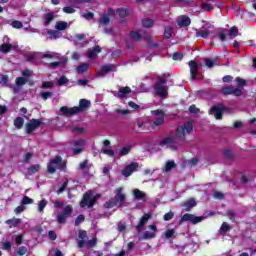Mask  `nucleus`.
<instances>
[{
	"label": "nucleus",
	"instance_id": "obj_21",
	"mask_svg": "<svg viewBox=\"0 0 256 256\" xmlns=\"http://www.w3.org/2000/svg\"><path fill=\"white\" fill-rule=\"evenodd\" d=\"M143 41H147L148 47L150 49H157L159 47V43L153 41V37L151 36H144Z\"/></svg>",
	"mask_w": 256,
	"mask_h": 256
},
{
	"label": "nucleus",
	"instance_id": "obj_12",
	"mask_svg": "<svg viewBox=\"0 0 256 256\" xmlns=\"http://www.w3.org/2000/svg\"><path fill=\"white\" fill-rule=\"evenodd\" d=\"M139 169V162H132L122 170L123 177H131Z\"/></svg>",
	"mask_w": 256,
	"mask_h": 256
},
{
	"label": "nucleus",
	"instance_id": "obj_4",
	"mask_svg": "<svg viewBox=\"0 0 256 256\" xmlns=\"http://www.w3.org/2000/svg\"><path fill=\"white\" fill-rule=\"evenodd\" d=\"M57 169H59L60 171L67 169V163L65 161H63V158L59 155L50 159V161L47 165V171L51 175H53V173H55L57 171Z\"/></svg>",
	"mask_w": 256,
	"mask_h": 256
},
{
	"label": "nucleus",
	"instance_id": "obj_42",
	"mask_svg": "<svg viewBox=\"0 0 256 256\" xmlns=\"http://www.w3.org/2000/svg\"><path fill=\"white\" fill-rule=\"evenodd\" d=\"M27 78H25V77H17L16 78V85L18 86V87H23V85H25L26 83H27Z\"/></svg>",
	"mask_w": 256,
	"mask_h": 256
},
{
	"label": "nucleus",
	"instance_id": "obj_37",
	"mask_svg": "<svg viewBox=\"0 0 256 256\" xmlns=\"http://www.w3.org/2000/svg\"><path fill=\"white\" fill-rule=\"evenodd\" d=\"M110 21H111V18H109V16L102 15L98 20V23H101V25H109Z\"/></svg>",
	"mask_w": 256,
	"mask_h": 256
},
{
	"label": "nucleus",
	"instance_id": "obj_34",
	"mask_svg": "<svg viewBox=\"0 0 256 256\" xmlns=\"http://www.w3.org/2000/svg\"><path fill=\"white\" fill-rule=\"evenodd\" d=\"M235 82H236L237 87H241L242 89H243V87H247V80H245L241 77H236Z\"/></svg>",
	"mask_w": 256,
	"mask_h": 256
},
{
	"label": "nucleus",
	"instance_id": "obj_1",
	"mask_svg": "<svg viewBox=\"0 0 256 256\" xmlns=\"http://www.w3.org/2000/svg\"><path fill=\"white\" fill-rule=\"evenodd\" d=\"M89 107H91V101L87 100V99H80L79 101V106H74L72 108H69L67 106H62L60 107V112L62 113V115H77L79 113H83V111H87V109H89Z\"/></svg>",
	"mask_w": 256,
	"mask_h": 256
},
{
	"label": "nucleus",
	"instance_id": "obj_56",
	"mask_svg": "<svg viewBox=\"0 0 256 256\" xmlns=\"http://www.w3.org/2000/svg\"><path fill=\"white\" fill-rule=\"evenodd\" d=\"M218 39L222 42L227 41V34H225V30H220L218 32Z\"/></svg>",
	"mask_w": 256,
	"mask_h": 256
},
{
	"label": "nucleus",
	"instance_id": "obj_33",
	"mask_svg": "<svg viewBox=\"0 0 256 256\" xmlns=\"http://www.w3.org/2000/svg\"><path fill=\"white\" fill-rule=\"evenodd\" d=\"M130 37H131V39H134V41H141V40H143V38L145 37V36H142L139 32H137V31H131L130 32Z\"/></svg>",
	"mask_w": 256,
	"mask_h": 256
},
{
	"label": "nucleus",
	"instance_id": "obj_63",
	"mask_svg": "<svg viewBox=\"0 0 256 256\" xmlns=\"http://www.w3.org/2000/svg\"><path fill=\"white\" fill-rule=\"evenodd\" d=\"M26 253H27V247H25V246H21L17 250V255H19V256L26 255Z\"/></svg>",
	"mask_w": 256,
	"mask_h": 256
},
{
	"label": "nucleus",
	"instance_id": "obj_64",
	"mask_svg": "<svg viewBox=\"0 0 256 256\" xmlns=\"http://www.w3.org/2000/svg\"><path fill=\"white\" fill-rule=\"evenodd\" d=\"M199 108H197V106H195V104H192L190 107H189V112L190 113H193L194 115H197V113H199Z\"/></svg>",
	"mask_w": 256,
	"mask_h": 256
},
{
	"label": "nucleus",
	"instance_id": "obj_40",
	"mask_svg": "<svg viewBox=\"0 0 256 256\" xmlns=\"http://www.w3.org/2000/svg\"><path fill=\"white\" fill-rule=\"evenodd\" d=\"M48 35L50 39H59L61 37V34L57 30H49Z\"/></svg>",
	"mask_w": 256,
	"mask_h": 256
},
{
	"label": "nucleus",
	"instance_id": "obj_47",
	"mask_svg": "<svg viewBox=\"0 0 256 256\" xmlns=\"http://www.w3.org/2000/svg\"><path fill=\"white\" fill-rule=\"evenodd\" d=\"M45 207H47V200L42 199L38 204V211L41 213L45 210Z\"/></svg>",
	"mask_w": 256,
	"mask_h": 256
},
{
	"label": "nucleus",
	"instance_id": "obj_27",
	"mask_svg": "<svg viewBox=\"0 0 256 256\" xmlns=\"http://www.w3.org/2000/svg\"><path fill=\"white\" fill-rule=\"evenodd\" d=\"M5 223H6V225H9L10 227H17L21 223V219L14 217L12 219L6 220Z\"/></svg>",
	"mask_w": 256,
	"mask_h": 256
},
{
	"label": "nucleus",
	"instance_id": "obj_17",
	"mask_svg": "<svg viewBox=\"0 0 256 256\" xmlns=\"http://www.w3.org/2000/svg\"><path fill=\"white\" fill-rule=\"evenodd\" d=\"M98 53H101V46L96 45L91 50H88L87 56L89 59H95Z\"/></svg>",
	"mask_w": 256,
	"mask_h": 256
},
{
	"label": "nucleus",
	"instance_id": "obj_8",
	"mask_svg": "<svg viewBox=\"0 0 256 256\" xmlns=\"http://www.w3.org/2000/svg\"><path fill=\"white\" fill-rule=\"evenodd\" d=\"M72 214H73V206L71 205L65 206L63 208L62 213L57 215V222L60 225H65V223H67L68 217H71Z\"/></svg>",
	"mask_w": 256,
	"mask_h": 256
},
{
	"label": "nucleus",
	"instance_id": "obj_36",
	"mask_svg": "<svg viewBox=\"0 0 256 256\" xmlns=\"http://www.w3.org/2000/svg\"><path fill=\"white\" fill-rule=\"evenodd\" d=\"M131 149V146L122 147L119 152L120 157H125V155H129V153H131Z\"/></svg>",
	"mask_w": 256,
	"mask_h": 256
},
{
	"label": "nucleus",
	"instance_id": "obj_48",
	"mask_svg": "<svg viewBox=\"0 0 256 256\" xmlns=\"http://www.w3.org/2000/svg\"><path fill=\"white\" fill-rule=\"evenodd\" d=\"M134 197L135 199H144L145 197V193H143L141 190L139 189H135L134 190Z\"/></svg>",
	"mask_w": 256,
	"mask_h": 256
},
{
	"label": "nucleus",
	"instance_id": "obj_60",
	"mask_svg": "<svg viewBox=\"0 0 256 256\" xmlns=\"http://www.w3.org/2000/svg\"><path fill=\"white\" fill-rule=\"evenodd\" d=\"M40 97L44 100L47 101L50 97H53V92H42L40 94Z\"/></svg>",
	"mask_w": 256,
	"mask_h": 256
},
{
	"label": "nucleus",
	"instance_id": "obj_3",
	"mask_svg": "<svg viewBox=\"0 0 256 256\" xmlns=\"http://www.w3.org/2000/svg\"><path fill=\"white\" fill-rule=\"evenodd\" d=\"M154 93L156 97H161V99H167L169 97V86H167V79L164 77H159L154 85Z\"/></svg>",
	"mask_w": 256,
	"mask_h": 256
},
{
	"label": "nucleus",
	"instance_id": "obj_7",
	"mask_svg": "<svg viewBox=\"0 0 256 256\" xmlns=\"http://www.w3.org/2000/svg\"><path fill=\"white\" fill-rule=\"evenodd\" d=\"M225 111H227V107H225V105L220 103L210 108L209 115H214L217 121H221V119H223V113H225Z\"/></svg>",
	"mask_w": 256,
	"mask_h": 256
},
{
	"label": "nucleus",
	"instance_id": "obj_24",
	"mask_svg": "<svg viewBox=\"0 0 256 256\" xmlns=\"http://www.w3.org/2000/svg\"><path fill=\"white\" fill-rule=\"evenodd\" d=\"M175 143V136L166 137L160 142V147H165V145H173Z\"/></svg>",
	"mask_w": 256,
	"mask_h": 256
},
{
	"label": "nucleus",
	"instance_id": "obj_19",
	"mask_svg": "<svg viewBox=\"0 0 256 256\" xmlns=\"http://www.w3.org/2000/svg\"><path fill=\"white\" fill-rule=\"evenodd\" d=\"M129 93H131V88L129 86L121 87L118 91V97L119 99H125Z\"/></svg>",
	"mask_w": 256,
	"mask_h": 256
},
{
	"label": "nucleus",
	"instance_id": "obj_13",
	"mask_svg": "<svg viewBox=\"0 0 256 256\" xmlns=\"http://www.w3.org/2000/svg\"><path fill=\"white\" fill-rule=\"evenodd\" d=\"M222 95H234V97H241L243 95V88H233L231 86H227L222 88Z\"/></svg>",
	"mask_w": 256,
	"mask_h": 256
},
{
	"label": "nucleus",
	"instance_id": "obj_30",
	"mask_svg": "<svg viewBox=\"0 0 256 256\" xmlns=\"http://www.w3.org/2000/svg\"><path fill=\"white\" fill-rule=\"evenodd\" d=\"M155 237H157V233L145 231V232L143 233L142 239H143L144 241H149V239H155Z\"/></svg>",
	"mask_w": 256,
	"mask_h": 256
},
{
	"label": "nucleus",
	"instance_id": "obj_45",
	"mask_svg": "<svg viewBox=\"0 0 256 256\" xmlns=\"http://www.w3.org/2000/svg\"><path fill=\"white\" fill-rule=\"evenodd\" d=\"M176 166L177 165L175 164V161H168V162H166L165 171L169 172L172 169H175Z\"/></svg>",
	"mask_w": 256,
	"mask_h": 256
},
{
	"label": "nucleus",
	"instance_id": "obj_44",
	"mask_svg": "<svg viewBox=\"0 0 256 256\" xmlns=\"http://www.w3.org/2000/svg\"><path fill=\"white\" fill-rule=\"evenodd\" d=\"M204 61L206 67H208L209 69H213V67H215V60H213L212 58H205Z\"/></svg>",
	"mask_w": 256,
	"mask_h": 256
},
{
	"label": "nucleus",
	"instance_id": "obj_26",
	"mask_svg": "<svg viewBox=\"0 0 256 256\" xmlns=\"http://www.w3.org/2000/svg\"><path fill=\"white\" fill-rule=\"evenodd\" d=\"M153 25H155V22H153V19L151 18H145L142 20V27H144L145 29H151Z\"/></svg>",
	"mask_w": 256,
	"mask_h": 256
},
{
	"label": "nucleus",
	"instance_id": "obj_14",
	"mask_svg": "<svg viewBox=\"0 0 256 256\" xmlns=\"http://www.w3.org/2000/svg\"><path fill=\"white\" fill-rule=\"evenodd\" d=\"M151 217H153L151 214L146 213L140 218L139 223L136 225V230L138 231V233H141L143 231V228L145 227V225H147Z\"/></svg>",
	"mask_w": 256,
	"mask_h": 256
},
{
	"label": "nucleus",
	"instance_id": "obj_58",
	"mask_svg": "<svg viewBox=\"0 0 256 256\" xmlns=\"http://www.w3.org/2000/svg\"><path fill=\"white\" fill-rule=\"evenodd\" d=\"M78 237H79L80 240L87 241V231L79 230Z\"/></svg>",
	"mask_w": 256,
	"mask_h": 256
},
{
	"label": "nucleus",
	"instance_id": "obj_18",
	"mask_svg": "<svg viewBox=\"0 0 256 256\" xmlns=\"http://www.w3.org/2000/svg\"><path fill=\"white\" fill-rule=\"evenodd\" d=\"M54 19H55V13L53 12L46 13L43 18L45 27H47L48 25H51Z\"/></svg>",
	"mask_w": 256,
	"mask_h": 256
},
{
	"label": "nucleus",
	"instance_id": "obj_15",
	"mask_svg": "<svg viewBox=\"0 0 256 256\" xmlns=\"http://www.w3.org/2000/svg\"><path fill=\"white\" fill-rule=\"evenodd\" d=\"M189 67H190V75L191 79L195 80L197 79V74L199 73V64L195 60H191L189 62Z\"/></svg>",
	"mask_w": 256,
	"mask_h": 256
},
{
	"label": "nucleus",
	"instance_id": "obj_16",
	"mask_svg": "<svg viewBox=\"0 0 256 256\" xmlns=\"http://www.w3.org/2000/svg\"><path fill=\"white\" fill-rule=\"evenodd\" d=\"M73 145H74V147H76L73 149L74 155H79V153H81V151H83V146L85 145V140H83V139L75 140L73 142Z\"/></svg>",
	"mask_w": 256,
	"mask_h": 256
},
{
	"label": "nucleus",
	"instance_id": "obj_43",
	"mask_svg": "<svg viewBox=\"0 0 256 256\" xmlns=\"http://www.w3.org/2000/svg\"><path fill=\"white\" fill-rule=\"evenodd\" d=\"M153 123L156 127L163 125V123H165V116L161 115L160 117L156 118Z\"/></svg>",
	"mask_w": 256,
	"mask_h": 256
},
{
	"label": "nucleus",
	"instance_id": "obj_38",
	"mask_svg": "<svg viewBox=\"0 0 256 256\" xmlns=\"http://www.w3.org/2000/svg\"><path fill=\"white\" fill-rule=\"evenodd\" d=\"M97 241H98L97 237H94L91 240H88L86 242V247H88V249H93V247H96Z\"/></svg>",
	"mask_w": 256,
	"mask_h": 256
},
{
	"label": "nucleus",
	"instance_id": "obj_49",
	"mask_svg": "<svg viewBox=\"0 0 256 256\" xmlns=\"http://www.w3.org/2000/svg\"><path fill=\"white\" fill-rule=\"evenodd\" d=\"M11 25L14 29H23V22L19 20L12 21Z\"/></svg>",
	"mask_w": 256,
	"mask_h": 256
},
{
	"label": "nucleus",
	"instance_id": "obj_2",
	"mask_svg": "<svg viewBox=\"0 0 256 256\" xmlns=\"http://www.w3.org/2000/svg\"><path fill=\"white\" fill-rule=\"evenodd\" d=\"M125 193H123V187L116 189L115 196L110 198L105 204L104 209H113V207L123 208L125 205Z\"/></svg>",
	"mask_w": 256,
	"mask_h": 256
},
{
	"label": "nucleus",
	"instance_id": "obj_50",
	"mask_svg": "<svg viewBox=\"0 0 256 256\" xmlns=\"http://www.w3.org/2000/svg\"><path fill=\"white\" fill-rule=\"evenodd\" d=\"M83 221H85V216L83 214L78 215L75 220V226L79 227Z\"/></svg>",
	"mask_w": 256,
	"mask_h": 256
},
{
	"label": "nucleus",
	"instance_id": "obj_23",
	"mask_svg": "<svg viewBox=\"0 0 256 256\" xmlns=\"http://www.w3.org/2000/svg\"><path fill=\"white\" fill-rule=\"evenodd\" d=\"M117 13L121 19H125V17H129V15H131V10H129V8H119Z\"/></svg>",
	"mask_w": 256,
	"mask_h": 256
},
{
	"label": "nucleus",
	"instance_id": "obj_41",
	"mask_svg": "<svg viewBox=\"0 0 256 256\" xmlns=\"http://www.w3.org/2000/svg\"><path fill=\"white\" fill-rule=\"evenodd\" d=\"M212 195L215 199H219L220 201L225 199V194L217 190H213Z\"/></svg>",
	"mask_w": 256,
	"mask_h": 256
},
{
	"label": "nucleus",
	"instance_id": "obj_25",
	"mask_svg": "<svg viewBox=\"0 0 256 256\" xmlns=\"http://www.w3.org/2000/svg\"><path fill=\"white\" fill-rule=\"evenodd\" d=\"M41 171L40 164H34L28 168V175H35V173H39Z\"/></svg>",
	"mask_w": 256,
	"mask_h": 256
},
{
	"label": "nucleus",
	"instance_id": "obj_28",
	"mask_svg": "<svg viewBox=\"0 0 256 256\" xmlns=\"http://www.w3.org/2000/svg\"><path fill=\"white\" fill-rule=\"evenodd\" d=\"M23 125H25V120L22 117H16L14 119V126L16 129H23Z\"/></svg>",
	"mask_w": 256,
	"mask_h": 256
},
{
	"label": "nucleus",
	"instance_id": "obj_55",
	"mask_svg": "<svg viewBox=\"0 0 256 256\" xmlns=\"http://www.w3.org/2000/svg\"><path fill=\"white\" fill-rule=\"evenodd\" d=\"M166 239H171L175 235V229H168L164 233Z\"/></svg>",
	"mask_w": 256,
	"mask_h": 256
},
{
	"label": "nucleus",
	"instance_id": "obj_11",
	"mask_svg": "<svg viewBox=\"0 0 256 256\" xmlns=\"http://www.w3.org/2000/svg\"><path fill=\"white\" fill-rule=\"evenodd\" d=\"M117 72L116 64H106L101 67V69L96 73L97 77H105L107 73Z\"/></svg>",
	"mask_w": 256,
	"mask_h": 256
},
{
	"label": "nucleus",
	"instance_id": "obj_22",
	"mask_svg": "<svg viewBox=\"0 0 256 256\" xmlns=\"http://www.w3.org/2000/svg\"><path fill=\"white\" fill-rule=\"evenodd\" d=\"M76 71L78 75H83V73H87L89 71V64L81 63L77 68Z\"/></svg>",
	"mask_w": 256,
	"mask_h": 256
},
{
	"label": "nucleus",
	"instance_id": "obj_57",
	"mask_svg": "<svg viewBox=\"0 0 256 256\" xmlns=\"http://www.w3.org/2000/svg\"><path fill=\"white\" fill-rule=\"evenodd\" d=\"M173 217H175V213H173L172 211L167 212L164 216H163V220L164 221H171V219H173Z\"/></svg>",
	"mask_w": 256,
	"mask_h": 256
},
{
	"label": "nucleus",
	"instance_id": "obj_51",
	"mask_svg": "<svg viewBox=\"0 0 256 256\" xmlns=\"http://www.w3.org/2000/svg\"><path fill=\"white\" fill-rule=\"evenodd\" d=\"M22 205H32L33 199L29 196H24L21 201Z\"/></svg>",
	"mask_w": 256,
	"mask_h": 256
},
{
	"label": "nucleus",
	"instance_id": "obj_32",
	"mask_svg": "<svg viewBox=\"0 0 256 256\" xmlns=\"http://www.w3.org/2000/svg\"><path fill=\"white\" fill-rule=\"evenodd\" d=\"M12 49H13V44H5L4 43V44L0 45L1 53H5V54L10 53Z\"/></svg>",
	"mask_w": 256,
	"mask_h": 256
},
{
	"label": "nucleus",
	"instance_id": "obj_52",
	"mask_svg": "<svg viewBox=\"0 0 256 256\" xmlns=\"http://www.w3.org/2000/svg\"><path fill=\"white\" fill-rule=\"evenodd\" d=\"M66 83H69V79H67L65 76H62L59 78L57 85H59V87H63V85H66Z\"/></svg>",
	"mask_w": 256,
	"mask_h": 256
},
{
	"label": "nucleus",
	"instance_id": "obj_46",
	"mask_svg": "<svg viewBox=\"0 0 256 256\" xmlns=\"http://www.w3.org/2000/svg\"><path fill=\"white\" fill-rule=\"evenodd\" d=\"M223 157L224 159H233V152L229 149H223Z\"/></svg>",
	"mask_w": 256,
	"mask_h": 256
},
{
	"label": "nucleus",
	"instance_id": "obj_29",
	"mask_svg": "<svg viewBox=\"0 0 256 256\" xmlns=\"http://www.w3.org/2000/svg\"><path fill=\"white\" fill-rule=\"evenodd\" d=\"M68 27L69 25L65 21H58L55 25V29H57V31H65Z\"/></svg>",
	"mask_w": 256,
	"mask_h": 256
},
{
	"label": "nucleus",
	"instance_id": "obj_53",
	"mask_svg": "<svg viewBox=\"0 0 256 256\" xmlns=\"http://www.w3.org/2000/svg\"><path fill=\"white\" fill-rule=\"evenodd\" d=\"M220 229L222 233H228V231H231V226L227 222H223Z\"/></svg>",
	"mask_w": 256,
	"mask_h": 256
},
{
	"label": "nucleus",
	"instance_id": "obj_54",
	"mask_svg": "<svg viewBox=\"0 0 256 256\" xmlns=\"http://www.w3.org/2000/svg\"><path fill=\"white\" fill-rule=\"evenodd\" d=\"M201 9L203 11H213V5H211L209 3H202L201 4Z\"/></svg>",
	"mask_w": 256,
	"mask_h": 256
},
{
	"label": "nucleus",
	"instance_id": "obj_20",
	"mask_svg": "<svg viewBox=\"0 0 256 256\" xmlns=\"http://www.w3.org/2000/svg\"><path fill=\"white\" fill-rule=\"evenodd\" d=\"M178 25L180 27H189L191 25V18L189 16H181Z\"/></svg>",
	"mask_w": 256,
	"mask_h": 256
},
{
	"label": "nucleus",
	"instance_id": "obj_39",
	"mask_svg": "<svg viewBox=\"0 0 256 256\" xmlns=\"http://www.w3.org/2000/svg\"><path fill=\"white\" fill-rule=\"evenodd\" d=\"M196 37H202V39H207L209 37V31L206 30H197Z\"/></svg>",
	"mask_w": 256,
	"mask_h": 256
},
{
	"label": "nucleus",
	"instance_id": "obj_31",
	"mask_svg": "<svg viewBox=\"0 0 256 256\" xmlns=\"http://www.w3.org/2000/svg\"><path fill=\"white\" fill-rule=\"evenodd\" d=\"M183 205L184 207H186V211H189L191 208L197 206V202L195 201V199L191 198L188 201L184 202Z\"/></svg>",
	"mask_w": 256,
	"mask_h": 256
},
{
	"label": "nucleus",
	"instance_id": "obj_9",
	"mask_svg": "<svg viewBox=\"0 0 256 256\" xmlns=\"http://www.w3.org/2000/svg\"><path fill=\"white\" fill-rule=\"evenodd\" d=\"M205 217L203 216H195L193 214L186 213L184 214L181 219L179 220V225H182L183 223L190 221L193 225H197V223H201Z\"/></svg>",
	"mask_w": 256,
	"mask_h": 256
},
{
	"label": "nucleus",
	"instance_id": "obj_59",
	"mask_svg": "<svg viewBox=\"0 0 256 256\" xmlns=\"http://www.w3.org/2000/svg\"><path fill=\"white\" fill-rule=\"evenodd\" d=\"M172 59H173V61H183V54H181L179 52H175L172 55Z\"/></svg>",
	"mask_w": 256,
	"mask_h": 256
},
{
	"label": "nucleus",
	"instance_id": "obj_6",
	"mask_svg": "<svg viewBox=\"0 0 256 256\" xmlns=\"http://www.w3.org/2000/svg\"><path fill=\"white\" fill-rule=\"evenodd\" d=\"M193 132V123L187 122L182 126L176 128V137L178 139H185V135H191Z\"/></svg>",
	"mask_w": 256,
	"mask_h": 256
},
{
	"label": "nucleus",
	"instance_id": "obj_61",
	"mask_svg": "<svg viewBox=\"0 0 256 256\" xmlns=\"http://www.w3.org/2000/svg\"><path fill=\"white\" fill-rule=\"evenodd\" d=\"M102 153L108 155V157H115V151L113 149H104Z\"/></svg>",
	"mask_w": 256,
	"mask_h": 256
},
{
	"label": "nucleus",
	"instance_id": "obj_5",
	"mask_svg": "<svg viewBox=\"0 0 256 256\" xmlns=\"http://www.w3.org/2000/svg\"><path fill=\"white\" fill-rule=\"evenodd\" d=\"M99 197H100L99 194L93 195V192L89 190L83 194V197L79 205L82 209H85V207H88V209H91L95 207V205L97 204V199Z\"/></svg>",
	"mask_w": 256,
	"mask_h": 256
},
{
	"label": "nucleus",
	"instance_id": "obj_35",
	"mask_svg": "<svg viewBox=\"0 0 256 256\" xmlns=\"http://www.w3.org/2000/svg\"><path fill=\"white\" fill-rule=\"evenodd\" d=\"M173 36V28L171 26H167L164 29V37L165 39H171Z\"/></svg>",
	"mask_w": 256,
	"mask_h": 256
},
{
	"label": "nucleus",
	"instance_id": "obj_62",
	"mask_svg": "<svg viewBox=\"0 0 256 256\" xmlns=\"http://www.w3.org/2000/svg\"><path fill=\"white\" fill-rule=\"evenodd\" d=\"M237 35H239V28H237L236 26H233L230 29V36L231 37H237Z\"/></svg>",
	"mask_w": 256,
	"mask_h": 256
},
{
	"label": "nucleus",
	"instance_id": "obj_10",
	"mask_svg": "<svg viewBox=\"0 0 256 256\" xmlns=\"http://www.w3.org/2000/svg\"><path fill=\"white\" fill-rule=\"evenodd\" d=\"M40 125H43V120L33 118L32 120H30V122L26 124L25 131L28 135H31L33 131L39 129Z\"/></svg>",
	"mask_w": 256,
	"mask_h": 256
}]
</instances>
